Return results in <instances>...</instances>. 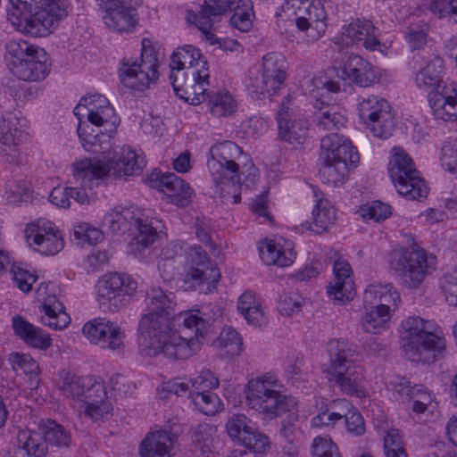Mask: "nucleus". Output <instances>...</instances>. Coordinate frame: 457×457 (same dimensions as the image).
Segmentation results:
<instances>
[{
    "label": "nucleus",
    "instance_id": "obj_1",
    "mask_svg": "<svg viewBox=\"0 0 457 457\" xmlns=\"http://www.w3.org/2000/svg\"><path fill=\"white\" fill-rule=\"evenodd\" d=\"M145 313L138 323V346L142 353L185 360L199 351L204 335L212 322L199 310L181 312L172 319L176 304L172 292L152 287L145 296Z\"/></svg>",
    "mask_w": 457,
    "mask_h": 457
},
{
    "label": "nucleus",
    "instance_id": "obj_2",
    "mask_svg": "<svg viewBox=\"0 0 457 457\" xmlns=\"http://www.w3.org/2000/svg\"><path fill=\"white\" fill-rule=\"evenodd\" d=\"M146 165L142 152L123 145L112 155L102 159L84 158L77 160L71 165L72 180L75 186L67 187L69 199H73L81 205L89 204L87 189H92L100 181L110 179L126 180L129 177L138 175Z\"/></svg>",
    "mask_w": 457,
    "mask_h": 457
},
{
    "label": "nucleus",
    "instance_id": "obj_3",
    "mask_svg": "<svg viewBox=\"0 0 457 457\" xmlns=\"http://www.w3.org/2000/svg\"><path fill=\"white\" fill-rule=\"evenodd\" d=\"M445 62L435 54L424 60L423 64L414 73L416 87L431 95L428 101L436 119L457 120V85L443 81Z\"/></svg>",
    "mask_w": 457,
    "mask_h": 457
},
{
    "label": "nucleus",
    "instance_id": "obj_4",
    "mask_svg": "<svg viewBox=\"0 0 457 457\" xmlns=\"http://www.w3.org/2000/svg\"><path fill=\"white\" fill-rule=\"evenodd\" d=\"M329 360L330 381L349 395H364L361 381L364 378L361 362L362 354L358 346L342 338H333L327 343Z\"/></svg>",
    "mask_w": 457,
    "mask_h": 457
},
{
    "label": "nucleus",
    "instance_id": "obj_5",
    "mask_svg": "<svg viewBox=\"0 0 457 457\" xmlns=\"http://www.w3.org/2000/svg\"><path fill=\"white\" fill-rule=\"evenodd\" d=\"M84 110L87 111L88 121L98 128L104 127V131L92 129L91 132H87L80 122L78 127V135L82 146L86 151L93 153L107 150L120 123L114 109L105 96L93 95L80 99L74 109V114L79 116Z\"/></svg>",
    "mask_w": 457,
    "mask_h": 457
},
{
    "label": "nucleus",
    "instance_id": "obj_6",
    "mask_svg": "<svg viewBox=\"0 0 457 457\" xmlns=\"http://www.w3.org/2000/svg\"><path fill=\"white\" fill-rule=\"evenodd\" d=\"M401 328L403 351L410 361L431 363L443 354L445 340L432 320L411 316L402 321Z\"/></svg>",
    "mask_w": 457,
    "mask_h": 457
},
{
    "label": "nucleus",
    "instance_id": "obj_7",
    "mask_svg": "<svg viewBox=\"0 0 457 457\" xmlns=\"http://www.w3.org/2000/svg\"><path fill=\"white\" fill-rule=\"evenodd\" d=\"M57 387L63 396L84 408L85 415L92 420H101L112 410L105 386L92 376L80 377L63 370Z\"/></svg>",
    "mask_w": 457,
    "mask_h": 457
},
{
    "label": "nucleus",
    "instance_id": "obj_8",
    "mask_svg": "<svg viewBox=\"0 0 457 457\" xmlns=\"http://www.w3.org/2000/svg\"><path fill=\"white\" fill-rule=\"evenodd\" d=\"M280 387V381L270 373L252 378L245 388L246 404L270 420L290 411L296 406L295 398L282 394Z\"/></svg>",
    "mask_w": 457,
    "mask_h": 457
},
{
    "label": "nucleus",
    "instance_id": "obj_9",
    "mask_svg": "<svg viewBox=\"0 0 457 457\" xmlns=\"http://www.w3.org/2000/svg\"><path fill=\"white\" fill-rule=\"evenodd\" d=\"M275 17L278 28L295 23L310 41L320 38L327 29V12L320 1L285 0Z\"/></svg>",
    "mask_w": 457,
    "mask_h": 457
},
{
    "label": "nucleus",
    "instance_id": "obj_10",
    "mask_svg": "<svg viewBox=\"0 0 457 457\" xmlns=\"http://www.w3.org/2000/svg\"><path fill=\"white\" fill-rule=\"evenodd\" d=\"M388 264L401 284L410 289L418 288L436 270V256L425 249L396 247L388 254Z\"/></svg>",
    "mask_w": 457,
    "mask_h": 457
},
{
    "label": "nucleus",
    "instance_id": "obj_11",
    "mask_svg": "<svg viewBox=\"0 0 457 457\" xmlns=\"http://www.w3.org/2000/svg\"><path fill=\"white\" fill-rule=\"evenodd\" d=\"M160 223L157 219L141 214L133 205L115 207L103 220V226L117 234L130 230L132 226L137 228L138 233L130 242V249L134 253H140L154 242Z\"/></svg>",
    "mask_w": 457,
    "mask_h": 457
},
{
    "label": "nucleus",
    "instance_id": "obj_12",
    "mask_svg": "<svg viewBox=\"0 0 457 457\" xmlns=\"http://www.w3.org/2000/svg\"><path fill=\"white\" fill-rule=\"evenodd\" d=\"M6 61L10 71L23 81H41L49 74L46 52L26 40L13 39L6 43Z\"/></svg>",
    "mask_w": 457,
    "mask_h": 457
},
{
    "label": "nucleus",
    "instance_id": "obj_13",
    "mask_svg": "<svg viewBox=\"0 0 457 457\" xmlns=\"http://www.w3.org/2000/svg\"><path fill=\"white\" fill-rule=\"evenodd\" d=\"M159 53L153 42L144 38L138 58L124 56L120 62L118 75L120 83L132 90L144 91L159 78Z\"/></svg>",
    "mask_w": 457,
    "mask_h": 457
},
{
    "label": "nucleus",
    "instance_id": "obj_14",
    "mask_svg": "<svg viewBox=\"0 0 457 457\" xmlns=\"http://www.w3.org/2000/svg\"><path fill=\"white\" fill-rule=\"evenodd\" d=\"M388 174L398 194L406 199L420 200L427 196L428 190L425 180L411 157L402 148L392 149Z\"/></svg>",
    "mask_w": 457,
    "mask_h": 457
},
{
    "label": "nucleus",
    "instance_id": "obj_15",
    "mask_svg": "<svg viewBox=\"0 0 457 457\" xmlns=\"http://www.w3.org/2000/svg\"><path fill=\"white\" fill-rule=\"evenodd\" d=\"M170 81L173 90L177 96L185 101H188L189 97L181 93L187 94V92L181 83L182 79L179 78L183 70H191L190 75L193 80L198 81L200 89H203V86L206 85L207 79H209L206 61L202 58L200 50L191 45H186L174 51L170 57Z\"/></svg>",
    "mask_w": 457,
    "mask_h": 457
},
{
    "label": "nucleus",
    "instance_id": "obj_16",
    "mask_svg": "<svg viewBox=\"0 0 457 457\" xmlns=\"http://www.w3.org/2000/svg\"><path fill=\"white\" fill-rule=\"evenodd\" d=\"M287 76L285 56L269 53L263 56L261 68L250 71L248 87L257 98H270L280 90Z\"/></svg>",
    "mask_w": 457,
    "mask_h": 457
},
{
    "label": "nucleus",
    "instance_id": "obj_17",
    "mask_svg": "<svg viewBox=\"0 0 457 457\" xmlns=\"http://www.w3.org/2000/svg\"><path fill=\"white\" fill-rule=\"evenodd\" d=\"M248 161L236 143L222 141L214 144L209 149L207 168L215 185H220L225 179H235L240 176L239 167L242 162Z\"/></svg>",
    "mask_w": 457,
    "mask_h": 457
},
{
    "label": "nucleus",
    "instance_id": "obj_18",
    "mask_svg": "<svg viewBox=\"0 0 457 457\" xmlns=\"http://www.w3.org/2000/svg\"><path fill=\"white\" fill-rule=\"evenodd\" d=\"M137 288V283L125 273H109L96 285L97 302L104 312H116L125 307Z\"/></svg>",
    "mask_w": 457,
    "mask_h": 457
},
{
    "label": "nucleus",
    "instance_id": "obj_19",
    "mask_svg": "<svg viewBox=\"0 0 457 457\" xmlns=\"http://www.w3.org/2000/svg\"><path fill=\"white\" fill-rule=\"evenodd\" d=\"M357 110L361 120L374 137L386 139L392 135L395 124L387 100L369 95L360 99Z\"/></svg>",
    "mask_w": 457,
    "mask_h": 457
},
{
    "label": "nucleus",
    "instance_id": "obj_20",
    "mask_svg": "<svg viewBox=\"0 0 457 457\" xmlns=\"http://www.w3.org/2000/svg\"><path fill=\"white\" fill-rule=\"evenodd\" d=\"M276 119L278 137L282 141L293 145L305 143L311 123L305 112L295 104L290 94L282 102Z\"/></svg>",
    "mask_w": 457,
    "mask_h": 457
},
{
    "label": "nucleus",
    "instance_id": "obj_21",
    "mask_svg": "<svg viewBox=\"0 0 457 457\" xmlns=\"http://www.w3.org/2000/svg\"><path fill=\"white\" fill-rule=\"evenodd\" d=\"M25 233L28 245L42 255H55L64 247L62 233L50 220H39L29 225Z\"/></svg>",
    "mask_w": 457,
    "mask_h": 457
},
{
    "label": "nucleus",
    "instance_id": "obj_22",
    "mask_svg": "<svg viewBox=\"0 0 457 457\" xmlns=\"http://www.w3.org/2000/svg\"><path fill=\"white\" fill-rule=\"evenodd\" d=\"M57 287L52 283H44L37 290V300L41 303V322L52 329L61 330L66 328L71 318L65 312L62 303L56 296Z\"/></svg>",
    "mask_w": 457,
    "mask_h": 457
},
{
    "label": "nucleus",
    "instance_id": "obj_23",
    "mask_svg": "<svg viewBox=\"0 0 457 457\" xmlns=\"http://www.w3.org/2000/svg\"><path fill=\"white\" fill-rule=\"evenodd\" d=\"M66 17L63 10L53 11V7H44L35 13L28 12L21 18L13 19V27L32 37H45L55 29L59 21Z\"/></svg>",
    "mask_w": 457,
    "mask_h": 457
},
{
    "label": "nucleus",
    "instance_id": "obj_24",
    "mask_svg": "<svg viewBox=\"0 0 457 457\" xmlns=\"http://www.w3.org/2000/svg\"><path fill=\"white\" fill-rule=\"evenodd\" d=\"M82 332L91 343L104 349L120 351L124 346V335L120 328L106 318H96L86 322Z\"/></svg>",
    "mask_w": 457,
    "mask_h": 457
},
{
    "label": "nucleus",
    "instance_id": "obj_25",
    "mask_svg": "<svg viewBox=\"0 0 457 457\" xmlns=\"http://www.w3.org/2000/svg\"><path fill=\"white\" fill-rule=\"evenodd\" d=\"M187 272L186 281L197 285L215 284L220 273L218 268L212 266L206 252L199 245L188 246L185 250Z\"/></svg>",
    "mask_w": 457,
    "mask_h": 457
},
{
    "label": "nucleus",
    "instance_id": "obj_26",
    "mask_svg": "<svg viewBox=\"0 0 457 457\" xmlns=\"http://www.w3.org/2000/svg\"><path fill=\"white\" fill-rule=\"evenodd\" d=\"M152 187L165 193L177 205L184 206L193 195V189L181 178L172 172L155 170L149 176Z\"/></svg>",
    "mask_w": 457,
    "mask_h": 457
},
{
    "label": "nucleus",
    "instance_id": "obj_27",
    "mask_svg": "<svg viewBox=\"0 0 457 457\" xmlns=\"http://www.w3.org/2000/svg\"><path fill=\"white\" fill-rule=\"evenodd\" d=\"M320 158L323 162L347 161L353 167H355L360 160L359 154L350 140L337 133H331L321 138Z\"/></svg>",
    "mask_w": 457,
    "mask_h": 457
},
{
    "label": "nucleus",
    "instance_id": "obj_28",
    "mask_svg": "<svg viewBox=\"0 0 457 457\" xmlns=\"http://www.w3.org/2000/svg\"><path fill=\"white\" fill-rule=\"evenodd\" d=\"M335 278L327 287V294L335 303H344L353 298L355 295L354 284L351 278L350 264L341 259L337 260L333 265Z\"/></svg>",
    "mask_w": 457,
    "mask_h": 457
},
{
    "label": "nucleus",
    "instance_id": "obj_29",
    "mask_svg": "<svg viewBox=\"0 0 457 457\" xmlns=\"http://www.w3.org/2000/svg\"><path fill=\"white\" fill-rule=\"evenodd\" d=\"M363 303L366 309L377 306L391 314L398 308L401 296L392 284H370L363 292Z\"/></svg>",
    "mask_w": 457,
    "mask_h": 457
},
{
    "label": "nucleus",
    "instance_id": "obj_30",
    "mask_svg": "<svg viewBox=\"0 0 457 457\" xmlns=\"http://www.w3.org/2000/svg\"><path fill=\"white\" fill-rule=\"evenodd\" d=\"M235 4V0H204L201 11L198 13H189L187 20H194L196 27L206 36V38L212 42L214 34L211 33L215 17L221 16L229 12Z\"/></svg>",
    "mask_w": 457,
    "mask_h": 457
},
{
    "label": "nucleus",
    "instance_id": "obj_31",
    "mask_svg": "<svg viewBox=\"0 0 457 457\" xmlns=\"http://www.w3.org/2000/svg\"><path fill=\"white\" fill-rule=\"evenodd\" d=\"M345 77L361 87H369L380 79L379 70L359 55H351L342 70Z\"/></svg>",
    "mask_w": 457,
    "mask_h": 457
},
{
    "label": "nucleus",
    "instance_id": "obj_32",
    "mask_svg": "<svg viewBox=\"0 0 457 457\" xmlns=\"http://www.w3.org/2000/svg\"><path fill=\"white\" fill-rule=\"evenodd\" d=\"M259 251L262 262L267 265L288 267L295 259L293 243L284 238L267 240L260 245Z\"/></svg>",
    "mask_w": 457,
    "mask_h": 457
},
{
    "label": "nucleus",
    "instance_id": "obj_33",
    "mask_svg": "<svg viewBox=\"0 0 457 457\" xmlns=\"http://www.w3.org/2000/svg\"><path fill=\"white\" fill-rule=\"evenodd\" d=\"M175 435L167 430L149 432L139 445L140 457H170Z\"/></svg>",
    "mask_w": 457,
    "mask_h": 457
},
{
    "label": "nucleus",
    "instance_id": "obj_34",
    "mask_svg": "<svg viewBox=\"0 0 457 457\" xmlns=\"http://www.w3.org/2000/svg\"><path fill=\"white\" fill-rule=\"evenodd\" d=\"M395 393L397 394L402 400L408 399L412 401V411L415 413H424L434 401L430 391L421 385L411 383L405 378H402L395 386Z\"/></svg>",
    "mask_w": 457,
    "mask_h": 457
},
{
    "label": "nucleus",
    "instance_id": "obj_35",
    "mask_svg": "<svg viewBox=\"0 0 457 457\" xmlns=\"http://www.w3.org/2000/svg\"><path fill=\"white\" fill-rule=\"evenodd\" d=\"M12 328L16 336L35 348L45 350L51 345L48 334L20 315L12 318Z\"/></svg>",
    "mask_w": 457,
    "mask_h": 457
},
{
    "label": "nucleus",
    "instance_id": "obj_36",
    "mask_svg": "<svg viewBox=\"0 0 457 457\" xmlns=\"http://www.w3.org/2000/svg\"><path fill=\"white\" fill-rule=\"evenodd\" d=\"M312 193L316 205L312 211L313 226L312 229L318 234L327 231L333 225L336 219L335 210L331 203L324 198L323 193L315 187H312Z\"/></svg>",
    "mask_w": 457,
    "mask_h": 457
},
{
    "label": "nucleus",
    "instance_id": "obj_37",
    "mask_svg": "<svg viewBox=\"0 0 457 457\" xmlns=\"http://www.w3.org/2000/svg\"><path fill=\"white\" fill-rule=\"evenodd\" d=\"M376 28L370 21L356 20L352 21L345 29V36L355 43H362V46L370 51L378 50L380 41L376 37Z\"/></svg>",
    "mask_w": 457,
    "mask_h": 457
},
{
    "label": "nucleus",
    "instance_id": "obj_38",
    "mask_svg": "<svg viewBox=\"0 0 457 457\" xmlns=\"http://www.w3.org/2000/svg\"><path fill=\"white\" fill-rule=\"evenodd\" d=\"M136 9L123 3L113 7H108L103 19L104 23L113 30L129 31L136 24Z\"/></svg>",
    "mask_w": 457,
    "mask_h": 457
},
{
    "label": "nucleus",
    "instance_id": "obj_39",
    "mask_svg": "<svg viewBox=\"0 0 457 457\" xmlns=\"http://www.w3.org/2000/svg\"><path fill=\"white\" fill-rule=\"evenodd\" d=\"M237 310L248 324L262 328L268 324V318L261 303L255 295L250 291L245 292L237 301Z\"/></svg>",
    "mask_w": 457,
    "mask_h": 457
},
{
    "label": "nucleus",
    "instance_id": "obj_40",
    "mask_svg": "<svg viewBox=\"0 0 457 457\" xmlns=\"http://www.w3.org/2000/svg\"><path fill=\"white\" fill-rule=\"evenodd\" d=\"M320 107L315 106L318 108L315 116L317 126L320 129L332 130L344 127L347 119L340 106L336 104H325L323 101H320Z\"/></svg>",
    "mask_w": 457,
    "mask_h": 457
},
{
    "label": "nucleus",
    "instance_id": "obj_41",
    "mask_svg": "<svg viewBox=\"0 0 457 457\" xmlns=\"http://www.w3.org/2000/svg\"><path fill=\"white\" fill-rule=\"evenodd\" d=\"M206 105L210 112L217 118L230 116L237 110V101L226 90L209 92Z\"/></svg>",
    "mask_w": 457,
    "mask_h": 457
},
{
    "label": "nucleus",
    "instance_id": "obj_42",
    "mask_svg": "<svg viewBox=\"0 0 457 457\" xmlns=\"http://www.w3.org/2000/svg\"><path fill=\"white\" fill-rule=\"evenodd\" d=\"M15 445L22 450L25 457H44L47 451L41 433L29 429L19 431Z\"/></svg>",
    "mask_w": 457,
    "mask_h": 457
},
{
    "label": "nucleus",
    "instance_id": "obj_43",
    "mask_svg": "<svg viewBox=\"0 0 457 457\" xmlns=\"http://www.w3.org/2000/svg\"><path fill=\"white\" fill-rule=\"evenodd\" d=\"M39 430L46 445H51L57 447H69L71 443V435L66 429L52 420L43 421Z\"/></svg>",
    "mask_w": 457,
    "mask_h": 457
},
{
    "label": "nucleus",
    "instance_id": "obj_44",
    "mask_svg": "<svg viewBox=\"0 0 457 457\" xmlns=\"http://www.w3.org/2000/svg\"><path fill=\"white\" fill-rule=\"evenodd\" d=\"M430 27L424 21L411 22L404 30V39L411 51L422 50L428 43Z\"/></svg>",
    "mask_w": 457,
    "mask_h": 457
},
{
    "label": "nucleus",
    "instance_id": "obj_45",
    "mask_svg": "<svg viewBox=\"0 0 457 457\" xmlns=\"http://www.w3.org/2000/svg\"><path fill=\"white\" fill-rule=\"evenodd\" d=\"M350 162L347 161H329L324 162L320 169V176L323 183L329 186H338L342 184L347 176Z\"/></svg>",
    "mask_w": 457,
    "mask_h": 457
},
{
    "label": "nucleus",
    "instance_id": "obj_46",
    "mask_svg": "<svg viewBox=\"0 0 457 457\" xmlns=\"http://www.w3.org/2000/svg\"><path fill=\"white\" fill-rule=\"evenodd\" d=\"M23 137V131L18 128L15 118L6 117L0 104V143L7 146L18 145Z\"/></svg>",
    "mask_w": 457,
    "mask_h": 457
},
{
    "label": "nucleus",
    "instance_id": "obj_47",
    "mask_svg": "<svg viewBox=\"0 0 457 457\" xmlns=\"http://www.w3.org/2000/svg\"><path fill=\"white\" fill-rule=\"evenodd\" d=\"M216 428L210 424H199L194 429L193 442L204 457H214L213 440Z\"/></svg>",
    "mask_w": 457,
    "mask_h": 457
},
{
    "label": "nucleus",
    "instance_id": "obj_48",
    "mask_svg": "<svg viewBox=\"0 0 457 457\" xmlns=\"http://www.w3.org/2000/svg\"><path fill=\"white\" fill-rule=\"evenodd\" d=\"M370 308L371 310L366 312L361 319V327L367 333L379 334L387 328L391 314L385 312L377 306Z\"/></svg>",
    "mask_w": 457,
    "mask_h": 457
},
{
    "label": "nucleus",
    "instance_id": "obj_49",
    "mask_svg": "<svg viewBox=\"0 0 457 457\" xmlns=\"http://www.w3.org/2000/svg\"><path fill=\"white\" fill-rule=\"evenodd\" d=\"M192 403L202 413L215 415L223 409V403L213 392H196L192 395Z\"/></svg>",
    "mask_w": 457,
    "mask_h": 457
},
{
    "label": "nucleus",
    "instance_id": "obj_50",
    "mask_svg": "<svg viewBox=\"0 0 457 457\" xmlns=\"http://www.w3.org/2000/svg\"><path fill=\"white\" fill-rule=\"evenodd\" d=\"M253 428L251 420L241 413L231 415L226 423V431L229 438L236 444L243 439L248 432Z\"/></svg>",
    "mask_w": 457,
    "mask_h": 457
},
{
    "label": "nucleus",
    "instance_id": "obj_51",
    "mask_svg": "<svg viewBox=\"0 0 457 457\" xmlns=\"http://www.w3.org/2000/svg\"><path fill=\"white\" fill-rule=\"evenodd\" d=\"M216 345L220 348L227 349L230 356L239 355L242 352V337L239 333L231 327H224L220 332Z\"/></svg>",
    "mask_w": 457,
    "mask_h": 457
},
{
    "label": "nucleus",
    "instance_id": "obj_52",
    "mask_svg": "<svg viewBox=\"0 0 457 457\" xmlns=\"http://www.w3.org/2000/svg\"><path fill=\"white\" fill-rule=\"evenodd\" d=\"M358 213L364 220H373L377 222L386 220L392 214L391 206L380 201H372L360 207Z\"/></svg>",
    "mask_w": 457,
    "mask_h": 457
},
{
    "label": "nucleus",
    "instance_id": "obj_53",
    "mask_svg": "<svg viewBox=\"0 0 457 457\" xmlns=\"http://www.w3.org/2000/svg\"><path fill=\"white\" fill-rule=\"evenodd\" d=\"M6 201L11 204H20L29 202L31 198V192L26 181H9L6 184Z\"/></svg>",
    "mask_w": 457,
    "mask_h": 457
},
{
    "label": "nucleus",
    "instance_id": "obj_54",
    "mask_svg": "<svg viewBox=\"0 0 457 457\" xmlns=\"http://www.w3.org/2000/svg\"><path fill=\"white\" fill-rule=\"evenodd\" d=\"M220 193V197L223 203L238 204L241 200V177L235 179H225L220 185H215Z\"/></svg>",
    "mask_w": 457,
    "mask_h": 457
},
{
    "label": "nucleus",
    "instance_id": "obj_55",
    "mask_svg": "<svg viewBox=\"0 0 457 457\" xmlns=\"http://www.w3.org/2000/svg\"><path fill=\"white\" fill-rule=\"evenodd\" d=\"M238 445L245 446L253 453H263L270 446V439L253 427L246 436H243Z\"/></svg>",
    "mask_w": 457,
    "mask_h": 457
},
{
    "label": "nucleus",
    "instance_id": "obj_56",
    "mask_svg": "<svg viewBox=\"0 0 457 457\" xmlns=\"http://www.w3.org/2000/svg\"><path fill=\"white\" fill-rule=\"evenodd\" d=\"M438 286L445 301L450 305L457 306V270L444 273Z\"/></svg>",
    "mask_w": 457,
    "mask_h": 457
},
{
    "label": "nucleus",
    "instance_id": "obj_57",
    "mask_svg": "<svg viewBox=\"0 0 457 457\" xmlns=\"http://www.w3.org/2000/svg\"><path fill=\"white\" fill-rule=\"evenodd\" d=\"M305 299L295 291L286 293L279 297L278 310L283 315L290 316L299 312Z\"/></svg>",
    "mask_w": 457,
    "mask_h": 457
},
{
    "label": "nucleus",
    "instance_id": "obj_58",
    "mask_svg": "<svg viewBox=\"0 0 457 457\" xmlns=\"http://www.w3.org/2000/svg\"><path fill=\"white\" fill-rule=\"evenodd\" d=\"M441 165L452 173L457 171V138L444 142L441 148Z\"/></svg>",
    "mask_w": 457,
    "mask_h": 457
},
{
    "label": "nucleus",
    "instance_id": "obj_59",
    "mask_svg": "<svg viewBox=\"0 0 457 457\" xmlns=\"http://www.w3.org/2000/svg\"><path fill=\"white\" fill-rule=\"evenodd\" d=\"M386 457H406L403 441L397 429H389L384 438Z\"/></svg>",
    "mask_w": 457,
    "mask_h": 457
},
{
    "label": "nucleus",
    "instance_id": "obj_60",
    "mask_svg": "<svg viewBox=\"0 0 457 457\" xmlns=\"http://www.w3.org/2000/svg\"><path fill=\"white\" fill-rule=\"evenodd\" d=\"M312 88L310 95L319 101V98L325 97L326 94L336 93L339 89L337 82L328 79L327 77H316L310 80Z\"/></svg>",
    "mask_w": 457,
    "mask_h": 457
},
{
    "label": "nucleus",
    "instance_id": "obj_61",
    "mask_svg": "<svg viewBox=\"0 0 457 457\" xmlns=\"http://www.w3.org/2000/svg\"><path fill=\"white\" fill-rule=\"evenodd\" d=\"M190 384L193 393L211 392L212 389L219 386V378L210 370H204L196 378H191Z\"/></svg>",
    "mask_w": 457,
    "mask_h": 457
},
{
    "label": "nucleus",
    "instance_id": "obj_62",
    "mask_svg": "<svg viewBox=\"0 0 457 457\" xmlns=\"http://www.w3.org/2000/svg\"><path fill=\"white\" fill-rule=\"evenodd\" d=\"M313 457H341L337 446L330 438L316 436L312 445Z\"/></svg>",
    "mask_w": 457,
    "mask_h": 457
},
{
    "label": "nucleus",
    "instance_id": "obj_63",
    "mask_svg": "<svg viewBox=\"0 0 457 457\" xmlns=\"http://www.w3.org/2000/svg\"><path fill=\"white\" fill-rule=\"evenodd\" d=\"M11 272L15 285L22 292L28 293L31 290L32 285L37 280V277L34 274L18 264H12Z\"/></svg>",
    "mask_w": 457,
    "mask_h": 457
},
{
    "label": "nucleus",
    "instance_id": "obj_64",
    "mask_svg": "<svg viewBox=\"0 0 457 457\" xmlns=\"http://www.w3.org/2000/svg\"><path fill=\"white\" fill-rule=\"evenodd\" d=\"M430 10L441 19H453L457 22V0H433Z\"/></svg>",
    "mask_w": 457,
    "mask_h": 457
}]
</instances>
